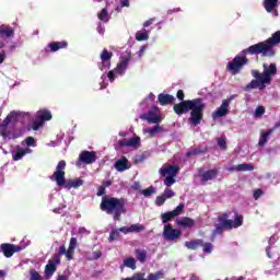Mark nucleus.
Returning <instances> with one entry per match:
<instances>
[{
    "instance_id": "f257e3e1",
    "label": "nucleus",
    "mask_w": 280,
    "mask_h": 280,
    "mask_svg": "<svg viewBox=\"0 0 280 280\" xmlns=\"http://www.w3.org/2000/svg\"><path fill=\"white\" fill-rule=\"evenodd\" d=\"M207 108V104L202 98H194L182 101L173 106V110L175 115L180 117L182 115H187L190 110V117L188 118V122L190 126H200L202 124V119L205 118V109Z\"/></svg>"
},
{
    "instance_id": "f03ea898",
    "label": "nucleus",
    "mask_w": 280,
    "mask_h": 280,
    "mask_svg": "<svg viewBox=\"0 0 280 280\" xmlns=\"http://www.w3.org/2000/svg\"><path fill=\"white\" fill-rule=\"evenodd\" d=\"M280 45V31H277L266 39L265 42H259L245 48L242 54L244 56H261L262 58H272L277 55V51L273 47Z\"/></svg>"
},
{
    "instance_id": "7ed1b4c3",
    "label": "nucleus",
    "mask_w": 280,
    "mask_h": 280,
    "mask_svg": "<svg viewBox=\"0 0 280 280\" xmlns=\"http://www.w3.org/2000/svg\"><path fill=\"white\" fill-rule=\"evenodd\" d=\"M262 69V73L259 70H252V75L255 79L246 85V91H250V89H259V91H264L266 84L272 82V75H277V63H270L269 67L268 63H264Z\"/></svg>"
},
{
    "instance_id": "20e7f679",
    "label": "nucleus",
    "mask_w": 280,
    "mask_h": 280,
    "mask_svg": "<svg viewBox=\"0 0 280 280\" xmlns=\"http://www.w3.org/2000/svg\"><path fill=\"white\" fill-rule=\"evenodd\" d=\"M101 211L107 213V215H113L115 222L121 221V214L126 213V199L115 198V197H103L101 205Z\"/></svg>"
},
{
    "instance_id": "39448f33",
    "label": "nucleus",
    "mask_w": 280,
    "mask_h": 280,
    "mask_svg": "<svg viewBox=\"0 0 280 280\" xmlns=\"http://www.w3.org/2000/svg\"><path fill=\"white\" fill-rule=\"evenodd\" d=\"M67 167V162L61 160L58 162L56 166V171L50 176V180H55L58 187H65L66 189H78V187H82L83 182L82 179H69L65 178V170Z\"/></svg>"
},
{
    "instance_id": "423d86ee",
    "label": "nucleus",
    "mask_w": 280,
    "mask_h": 280,
    "mask_svg": "<svg viewBox=\"0 0 280 280\" xmlns=\"http://www.w3.org/2000/svg\"><path fill=\"white\" fill-rule=\"evenodd\" d=\"M126 54V57L122 58L119 63H117L116 68L107 73L109 82H115L117 75H124L126 73V69H128V65L132 59L130 51H127Z\"/></svg>"
},
{
    "instance_id": "0eeeda50",
    "label": "nucleus",
    "mask_w": 280,
    "mask_h": 280,
    "mask_svg": "<svg viewBox=\"0 0 280 280\" xmlns=\"http://www.w3.org/2000/svg\"><path fill=\"white\" fill-rule=\"evenodd\" d=\"M245 65H248V58L246 55H236L234 59L228 63L226 71H230L235 75L242 71Z\"/></svg>"
},
{
    "instance_id": "6e6552de",
    "label": "nucleus",
    "mask_w": 280,
    "mask_h": 280,
    "mask_svg": "<svg viewBox=\"0 0 280 280\" xmlns=\"http://www.w3.org/2000/svg\"><path fill=\"white\" fill-rule=\"evenodd\" d=\"M58 266H60V255L55 254L48 260V264L45 266V277H46V279H51V277H54V273L56 272Z\"/></svg>"
},
{
    "instance_id": "1a4fd4ad",
    "label": "nucleus",
    "mask_w": 280,
    "mask_h": 280,
    "mask_svg": "<svg viewBox=\"0 0 280 280\" xmlns=\"http://www.w3.org/2000/svg\"><path fill=\"white\" fill-rule=\"evenodd\" d=\"M12 36H14V28L12 26L5 24L0 25V49L5 47V40L12 38Z\"/></svg>"
},
{
    "instance_id": "9d476101",
    "label": "nucleus",
    "mask_w": 280,
    "mask_h": 280,
    "mask_svg": "<svg viewBox=\"0 0 280 280\" xmlns=\"http://www.w3.org/2000/svg\"><path fill=\"white\" fill-rule=\"evenodd\" d=\"M180 235V230L174 229L172 224L164 225L163 237L166 242H174V240H178Z\"/></svg>"
},
{
    "instance_id": "9b49d317",
    "label": "nucleus",
    "mask_w": 280,
    "mask_h": 280,
    "mask_svg": "<svg viewBox=\"0 0 280 280\" xmlns=\"http://www.w3.org/2000/svg\"><path fill=\"white\" fill-rule=\"evenodd\" d=\"M23 248L19 245L10 244V243H2L0 245V253H3L4 257L10 258L14 253H21Z\"/></svg>"
},
{
    "instance_id": "f8f14e48",
    "label": "nucleus",
    "mask_w": 280,
    "mask_h": 280,
    "mask_svg": "<svg viewBox=\"0 0 280 280\" xmlns=\"http://www.w3.org/2000/svg\"><path fill=\"white\" fill-rule=\"evenodd\" d=\"M185 209V205L179 203L173 211H168L161 214L163 224H167L170 220H174V218L180 215L183 213V210Z\"/></svg>"
},
{
    "instance_id": "ddd939ff",
    "label": "nucleus",
    "mask_w": 280,
    "mask_h": 280,
    "mask_svg": "<svg viewBox=\"0 0 280 280\" xmlns=\"http://www.w3.org/2000/svg\"><path fill=\"white\" fill-rule=\"evenodd\" d=\"M198 172L202 183H209V180H213L214 178H218V174H220V170L218 168H212L208 171H203L202 168H199Z\"/></svg>"
},
{
    "instance_id": "4468645a",
    "label": "nucleus",
    "mask_w": 280,
    "mask_h": 280,
    "mask_svg": "<svg viewBox=\"0 0 280 280\" xmlns=\"http://www.w3.org/2000/svg\"><path fill=\"white\" fill-rule=\"evenodd\" d=\"M113 58V51H108V49H103L101 52V63L98 65V69L104 71V69H110V60Z\"/></svg>"
},
{
    "instance_id": "2eb2a0df",
    "label": "nucleus",
    "mask_w": 280,
    "mask_h": 280,
    "mask_svg": "<svg viewBox=\"0 0 280 280\" xmlns=\"http://www.w3.org/2000/svg\"><path fill=\"white\" fill-rule=\"evenodd\" d=\"M79 161L85 165H91L97 161V154L95 151H82L79 155Z\"/></svg>"
},
{
    "instance_id": "dca6fc26",
    "label": "nucleus",
    "mask_w": 280,
    "mask_h": 280,
    "mask_svg": "<svg viewBox=\"0 0 280 280\" xmlns=\"http://www.w3.org/2000/svg\"><path fill=\"white\" fill-rule=\"evenodd\" d=\"M19 117V112H11L8 116L7 119H4L1 124V136L2 137H8V135L5 133V130H8V126H10V121H16Z\"/></svg>"
},
{
    "instance_id": "f3484780",
    "label": "nucleus",
    "mask_w": 280,
    "mask_h": 280,
    "mask_svg": "<svg viewBox=\"0 0 280 280\" xmlns=\"http://www.w3.org/2000/svg\"><path fill=\"white\" fill-rule=\"evenodd\" d=\"M131 279H133V280H159V279H163V271H158L155 273H149L148 278H145V273L138 272V273H135Z\"/></svg>"
},
{
    "instance_id": "a211bd4d",
    "label": "nucleus",
    "mask_w": 280,
    "mask_h": 280,
    "mask_svg": "<svg viewBox=\"0 0 280 280\" xmlns=\"http://www.w3.org/2000/svg\"><path fill=\"white\" fill-rule=\"evenodd\" d=\"M160 174L161 176H175L180 172V167L178 165H168V166H163L160 168Z\"/></svg>"
},
{
    "instance_id": "6ab92c4d",
    "label": "nucleus",
    "mask_w": 280,
    "mask_h": 280,
    "mask_svg": "<svg viewBox=\"0 0 280 280\" xmlns=\"http://www.w3.org/2000/svg\"><path fill=\"white\" fill-rule=\"evenodd\" d=\"M141 143V138L139 137H133L130 139H121L118 141V147L119 148H137Z\"/></svg>"
},
{
    "instance_id": "aec40b11",
    "label": "nucleus",
    "mask_w": 280,
    "mask_h": 280,
    "mask_svg": "<svg viewBox=\"0 0 280 280\" xmlns=\"http://www.w3.org/2000/svg\"><path fill=\"white\" fill-rule=\"evenodd\" d=\"M218 224L222 225L225 231H231L233 229V220L229 219V214L226 212L218 217Z\"/></svg>"
},
{
    "instance_id": "412c9836",
    "label": "nucleus",
    "mask_w": 280,
    "mask_h": 280,
    "mask_svg": "<svg viewBox=\"0 0 280 280\" xmlns=\"http://www.w3.org/2000/svg\"><path fill=\"white\" fill-rule=\"evenodd\" d=\"M228 114H229V101H223L221 106L212 113V117L213 119H218V117H224Z\"/></svg>"
},
{
    "instance_id": "4be33fe9",
    "label": "nucleus",
    "mask_w": 280,
    "mask_h": 280,
    "mask_svg": "<svg viewBox=\"0 0 280 280\" xmlns=\"http://www.w3.org/2000/svg\"><path fill=\"white\" fill-rule=\"evenodd\" d=\"M177 226H182V229H194L196 226V221L188 217H183L176 221Z\"/></svg>"
},
{
    "instance_id": "5701e85b",
    "label": "nucleus",
    "mask_w": 280,
    "mask_h": 280,
    "mask_svg": "<svg viewBox=\"0 0 280 280\" xmlns=\"http://www.w3.org/2000/svg\"><path fill=\"white\" fill-rule=\"evenodd\" d=\"M31 152H32V149H30V148L23 149V148H21V145H18L15 148V152L12 153V160L21 161V159H23V156H25V154H30Z\"/></svg>"
},
{
    "instance_id": "b1692460",
    "label": "nucleus",
    "mask_w": 280,
    "mask_h": 280,
    "mask_svg": "<svg viewBox=\"0 0 280 280\" xmlns=\"http://www.w3.org/2000/svg\"><path fill=\"white\" fill-rule=\"evenodd\" d=\"M48 47L52 54H56V51H60V49H67L69 47V43L67 42H52L48 44Z\"/></svg>"
},
{
    "instance_id": "393cba45",
    "label": "nucleus",
    "mask_w": 280,
    "mask_h": 280,
    "mask_svg": "<svg viewBox=\"0 0 280 280\" xmlns=\"http://www.w3.org/2000/svg\"><path fill=\"white\" fill-rule=\"evenodd\" d=\"M59 254V257H62V255H66V258L68 259V261H71V259H73V255L75 254V249H71L70 247H67L65 245H61L59 247V250H58Z\"/></svg>"
},
{
    "instance_id": "a878e982",
    "label": "nucleus",
    "mask_w": 280,
    "mask_h": 280,
    "mask_svg": "<svg viewBox=\"0 0 280 280\" xmlns=\"http://www.w3.org/2000/svg\"><path fill=\"white\" fill-rule=\"evenodd\" d=\"M158 100H159L161 106H167V104H174V101L176 98L171 94L161 93L158 95Z\"/></svg>"
},
{
    "instance_id": "bb28decb",
    "label": "nucleus",
    "mask_w": 280,
    "mask_h": 280,
    "mask_svg": "<svg viewBox=\"0 0 280 280\" xmlns=\"http://www.w3.org/2000/svg\"><path fill=\"white\" fill-rule=\"evenodd\" d=\"M255 170V166L253 164H238L236 166L230 167L229 172H253Z\"/></svg>"
},
{
    "instance_id": "cd10ccee",
    "label": "nucleus",
    "mask_w": 280,
    "mask_h": 280,
    "mask_svg": "<svg viewBox=\"0 0 280 280\" xmlns=\"http://www.w3.org/2000/svg\"><path fill=\"white\" fill-rule=\"evenodd\" d=\"M114 167L117 170V172H126V170H130V165H128V159L121 158L120 160L116 161Z\"/></svg>"
},
{
    "instance_id": "c85d7f7f",
    "label": "nucleus",
    "mask_w": 280,
    "mask_h": 280,
    "mask_svg": "<svg viewBox=\"0 0 280 280\" xmlns=\"http://www.w3.org/2000/svg\"><path fill=\"white\" fill-rule=\"evenodd\" d=\"M185 246L188 250H198L202 246V238L186 241Z\"/></svg>"
},
{
    "instance_id": "c756f323",
    "label": "nucleus",
    "mask_w": 280,
    "mask_h": 280,
    "mask_svg": "<svg viewBox=\"0 0 280 280\" xmlns=\"http://www.w3.org/2000/svg\"><path fill=\"white\" fill-rule=\"evenodd\" d=\"M36 117H38L45 124V121H51L52 116H51V112H49V109H42V110L37 112Z\"/></svg>"
},
{
    "instance_id": "7c9ffc66",
    "label": "nucleus",
    "mask_w": 280,
    "mask_h": 280,
    "mask_svg": "<svg viewBox=\"0 0 280 280\" xmlns=\"http://www.w3.org/2000/svg\"><path fill=\"white\" fill-rule=\"evenodd\" d=\"M135 255H136V258L140 261V264H145V261L148 259V250L137 248L135 250Z\"/></svg>"
},
{
    "instance_id": "2f4dec72",
    "label": "nucleus",
    "mask_w": 280,
    "mask_h": 280,
    "mask_svg": "<svg viewBox=\"0 0 280 280\" xmlns=\"http://www.w3.org/2000/svg\"><path fill=\"white\" fill-rule=\"evenodd\" d=\"M279 0H265L264 1V8L266 12H272L275 8H278Z\"/></svg>"
},
{
    "instance_id": "473e14b6",
    "label": "nucleus",
    "mask_w": 280,
    "mask_h": 280,
    "mask_svg": "<svg viewBox=\"0 0 280 280\" xmlns=\"http://www.w3.org/2000/svg\"><path fill=\"white\" fill-rule=\"evenodd\" d=\"M144 119L148 121V124H161L162 119L160 116H156L154 112H149Z\"/></svg>"
},
{
    "instance_id": "72a5a7b5",
    "label": "nucleus",
    "mask_w": 280,
    "mask_h": 280,
    "mask_svg": "<svg viewBox=\"0 0 280 280\" xmlns=\"http://www.w3.org/2000/svg\"><path fill=\"white\" fill-rule=\"evenodd\" d=\"M244 224V217L235 212L234 221H232V229H240Z\"/></svg>"
},
{
    "instance_id": "f704fd0d",
    "label": "nucleus",
    "mask_w": 280,
    "mask_h": 280,
    "mask_svg": "<svg viewBox=\"0 0 280 280\" xmlns=\"http://www.w3.org/2000/svg\"><path fill=\"white\" fill-rule=\"evenodd\" d=\"M124 266H126V268H130L131 270H137V260L132 257H128L124 260Z\"/></svg>"
},
{
    "instance_id": "c9c22d12",
    "label": "nucleus",
    "mask_w": 280,
    "mask_h": 280,
    "mask_svg": "<svg viewBox=\"0 0 280 280\" xmlns=\"http://www.w3.org/2000/svg\"><path fill=\"white\" fill-rule=\"evenodd\" d=\"M148 38H150V35L145 31L144 32L138 31L136 33V40H138L139 43H143V40H148Z\"/></svg>"
},
{
    "instance_id": "e433bc0d",
    "label": "nucleus",
    "mask_w": 280,
    "mask_h": 280,
    "mask_svg": "<svg viewBox=\"0 0 280 280\" xmlns=\"http://www.w3.org/2000/svg\"><path fill=\"white\" fill-rule=\"evenodd\" d=\"M270 135H272V130H268L266 132H264L261 135V139L258 142V145L261 148L264 145H266V143H268V137H270Z\"/></svg>"
},
{
    "instance_id": "4c0bfd02",
    "label": "nucleus",
    "mask_w": 280,
    "mask_h": 280,
    "mask_svg": "<svg viewBox=\"0 0 280 280\" xmlns=\"http://www.w3.org/2000/svg\"><path fill=\"white\" fill-rule=\"evenodd\" d=\"M202 252L206 254V255H211V253H213V244L211 243H205V241H202Z\"/></svg>"
},
{
    "instance_id": "58836bf2",
    "label": "nucleus",
    "mask_w": 280,
    "mask_h": 280,
    "mask_svg": "<svg viewBox=\"0 0 280 280\" xmlns=\"http://www.w3.org/2000/svg\"><path fill=\"white\" fill-rule=\"evenodd\" d=\"M217 143L220 150L226 151L229 148L226 145V136H222L221 138H218Z\"/></svg>"
},
{
    "instance_id": "ea45409f",
    "label": "nucleus",
    "mask_w": 280,
    "mask_h": 280,
    "mask_svg": "<svg viewBox=\"0 0 280 280\" xmlns=\"http://www.w3.org/2000/svg\"><path fill=\"white\" fill-rule=\"evenodd\" d=\"M45 126V122L39 119L38 116L35 117V120L33 121L32 129L33 130H40Z\"/></svg>"
},
{
    "instance_id": "a19ab883",
    "label": "nucleus",
    "mask_w": 280,
    "mask_h": 280,
    "mask_svg": "<svg viewBox=\"0 0 280 280\" xmlns=\"http://www.w3.org/2000/svg\"><path fill=\"white\" fill-rule=\"evenodd\" d=\"M97 16L100 21H103V23H108V10L102 9Z\"/></svg>"
},
{
    "instance_id": "79ce46f5",
    "label": "nucleus",
    "mask_w": 280,
    "mask_h": 280,
    "mask_svg": "<svg viewBox=\"0 0 280 280\" xmlns=\"http://www.w3.org/2000/svg\"><path fill=\"white\" fill-rule=\"evenodd\" d=\"M147 132L151 136V137H154V135H156L158 132H163V127L156 125L152 128H149L147 130Z\"/></svg>"
},
{
    "instance_id": "37998d69",
    "label": "nucleus",
    "mask_w": 280,
    "mask_h": 280,
    "mask_svg": "<svg viewBox=\"0 0 280 280\" xmlns=\"http://www.w3.org/2000/svg\"><path fill=\"white\" fill-rule=\"evenodd\" d=\"M153 194H156V188H154V186H150L149 188L142 190L144 198H150V196Z\"/></svg>"
},
{
    "instance_id": "c03bdc74",
    "label": "nucleus",
    "mask_w": 280,
    "mask_h": 280,
    "mask_svg": "<svg viewBox=\"0 0 280 280\" xmlns=\"http://www.w3.org/2000/svg\"><path fill=\"white\" fill-rule=\"evenodd\" d=\"M129 231L130 233H139L141 231H145V226L141 225V224H132L129 226Z\"/></svg>"
},
{
    "instance_id": "a18cd8bd",
    "label": "nucleus",
    "mask_w": 280,
    "mask_h": 280,
    "mask_svg": "<svg viewBox=\"0 0 280 280\" xmlns=\"http://www.w3.org/2000/svg\"><path fill=\"white\" fill-rule=\"evenodd\" d=\"M120 236L119 230H114L109 233L108 242H115L116 240H119Z\"/></svg>"
},
{
    "instance_id": "49530a36",
    "label": "nucleus",
    "mask_w": 280,
    "mask_h": 280,
    "mask_svg": "<svg viewBox=\"0 0 280 280\" xmlns=\"http://www.w3.org/2000/svg\"><path fill=\"white\" fill-rule=\"evenodd\" d=\"M174 183H176L175 176L168 175V176L165 177V179H164V185H165L166 187H172V185H174Z\"/></svg>"
},
{
    "instance_id": "de8ad7c7",
    "label": "nucleus",
    "mask_w": 280,
    "mask_h": 280,
    "mask_svg": "<svg viewBox=\"0 0 280 280\" xmlns=\"http://www.w3.org/2000/svg\"><path fill=\"white\" fill-rule=\"evenodd\" d=\"M224 231H226V228L220 225V224H215V229L213 230L212 235H222V233H224Z\"/></svg>"
},
{
    "instance_id": "09e8293b",
    "label": "nucleus",
    "mask_w": 280,
    "mask_h": 280,
    "mask_svg": "<svg viewBox=\"0 0 280 280\" xmlns=\"http://www.w3.org/2000/svg\"><path fill=\"white\" fill-rule=\"evenodd\" d=\"M31 278L30 280H43V278L40 277V273H38V271H36V269H32L30 271Z\"/></svg>"
},
{
    "instance_id": "8fccbe9b",
    "label": "nucleus",
    "mask_w": 280,
    "mask_h": 280,
    "mask_svg": "<svg viewBox=\"0 0 280 280\" xmlns=\"http://www.w3.org/2000/svg\"><path fill=\"white\" fill-rule=\"evenodd\" d=\"M162 195H163V197H164L166 200L170 199V198H174V196H176V194L174 192V190H172V189H170V188H166Z\"/></svg>"
},
{
    "instance_id": "3c124183",
    "label": "nucleus",
    "mask_w": 280,
    "mask_h": 280,
    "mask_svg": "<svg viewBox=\"0 0 280 280\" xmlns=\"http://www.w3.org/2000/svg\"><path fill=\"white\" fill-rule=\"evenodd\" d=\"M165 200H167L163 195L158 196L155 199L156 207H163L165 205Z\"/></svg>"
},
{
    "instance_id": "603ef678",
    "label": "nucleus",
    "mask_w": 280,
    "mask_h": 280,
    "mask_svg": "<svg viewBox=\"0 0 280 280\" xmlns=\"http://www.w3.org/2000/svg\"><path fill=\"white\" fill-rule=\"evenodd\" d=\"M68 248L75 250V248H78V238L71 237Z\"/></svg>"
},
{
    "instance_id": "864d4df0",
    "label": "nucleus",
    "mask_w": 280,
    "mask_h": 280,
    "mask_svg": "<svg viewBox=\"0 0 280 280\" xmlns=\"http://www.w3.org/2000/svg\"><path fill=\"white\" fill-rule=\"evenodd\" d=\"M254 200H259V198H261V196H264V190H261V188H258L256 190H254Z\"/></svg>"
},
{
    "instance_id": "5fc2aeb1",
    "label": "nucleus",
    "mask_w": 280,
    "mask_h": 280,
    "mask_svg": "<svg viewBox=\"0 0 280 280\" xmlns=\"http://www.w3.org/2000/svg\"><path fill=\"white\" fill-rule=\"evenodd\" d=\"M198 154H202V150L200 149H192L189 151L186 156H197Z\"/></svg>"
},
{
    "instance_id": "6e6d98bb",
    "label": "nucleus",
    "mask_w": 280,
    "mask_h": 280,
    "mask_svg": "<svg viewBox=\"0 0 280 280\" xmlns=\"http://www.w3.org/2000/svg\"><path fill=\"white\" fill-rule=\"evenodd\" d=\"M264 113H266V108H264V106H258L255 110L256 117H261V115H264Z\"/></svg>"
},
{
    "instance_id": "4d7b16f0",
    "label": "nucleus",
    "mask_w": 280,
    "mask_h": 280,
    "mask_svg": "<svg viewBox=\"0 0 280 280\" xmlns=\"http://www.w3.org/2000/svg\"><path fill=\"white\" fill-rule=\"evenodd\" d=\"M25 143H26V145L30 148V147H34V145H36V140H34V138L33 137H27L26 139H25Z\"/></svg>"
},
{
    "instance_id": "13d9d810",
    "label": "nucleus",
    "mask_w": 280,
    "mask_h": 280,
    "mask_svg": "<svg viewBox=\"0 0 280 280\" xmlns=\"http://www.w3.org/2000/svg\"><path fill=\"white\" fill-rule=\"evenodd\" d=\"M176 97L179 100V102H185V92L183 90H178Z\"/></svg>"
},
{
    "instance_id": "bf43d9fd",
    "label": "nucleus",
    "mask_w": 280,
    "mask_h": 280,
    "mask_svg": "<svg viewBox=\"0 0 280 280\" xmlns=\"http://www.w3.org/2000/svg\"><path fill=\"white\" fill-rule=\"evenodd\" d=\"M104 194H106V188L103 185H101L98 187V191H97L96 196H98V197L104 196Z\"/></svg>"
},
{
    "instance_id": "052dcab7",
    "label": "nucleus",
    "mask_w": 280,
    "mask_h": 280,
    "mask_svg": "<svg viewBox=\"0 0 280 280\" xmlns=\"http://www.w3.org/2000/svg\"><path fill=\"white\" fill-rule=\"evenodd\" d=\"M121 8H130V0H120Z\"/></svg>"
},
{
    "instance_id": "680f3d73",
    "label": "nucleus",
    "mask_w": 280,
    "mask_h": 280,
    "mask_svg": "<svg viewBox=\"0 0 280 280\" xmlns=\"http://www.w3.org/2000/svg\"><path fill=\"white\" fill-rule=\"evenodd\" d=\"M145 49H148V46H145V45L140 47V51H138L139 58H141V56H143V54H145Z\"/></svg>"
},
{
    "instance_id": "e2e57ef3",
    "label": "nucleus",
    "mask_w": 280,
    "mask_h": 280,
    "mask_svg": "<svg viewBox=\"0 0 280 280\" xmlns=\"http://www.w3.org/2000/svg\"><path fill=\"white\" fill-rule=\"evenodd\" d=\"M119 232L125 233V235H126V234L130 233V228L122 226V228L118 229V233Z\"/></svg>"
},
{
    "instance_id": "0e129e2a",
    "label": "nucleus",
    "mask_w": 280,
    "mask_h": 280,
    "mask_svg": "<svg viewBox=\"0 0 280 280\" xmlns=\"http://www.w3.org/2000/svg\"><path fill=\"white\" fill-rule=\"evenodd\" d=\"M92 255H93V259H100V257H102V252L96 250V252H93Z\"/></svg>"
},
{
    "instance_id": "69168bd1",
    "label": "nucleus",
    "mask_w": 280,
    "mask_h": 280,
    "mask_svg": "<svg viewBox=\"0 0 280 280\" xmlns=\"http://www.w3.org/2000/svg\"><path fill=\"white\" fill-rule=\"evenodd\" d=\"M154 23V19H149L143 23V27H150Z\"/></svg>"
},
{
    "instance_id": "338daca9",
    "label": "nucleus",
    "mask_w": 280,
    "mask_h": 280,
    "mask_svg": "<svg viewBox=\"0 0 280 280\" xmlns=\"http://www.w3.org/2000/svg\"><path fill=\"white\" fill-rule=\"evenodd\" d=\"M110 185H113V182H110V180H105V182L102 183L101 186H103V187L106 189V187H110Z\"/></svg>"
},
{
    "instance_id": "774afa93",
    "label": "nucleus",
    "mask_w": 280,
    "mask_h": 280,
    "mask_svg": "<svg viewBox=\"0 0 280 280\" xmlns=\"http://www.w3.org/2000/svg\"><path fill=\"white\" fill-rule=\"evenodd\" d=\"M5 60V52H0V65H3Z\"/></svg>"
}]
</instances>
